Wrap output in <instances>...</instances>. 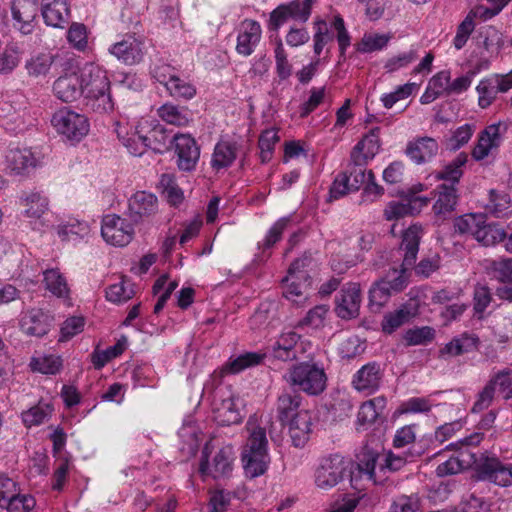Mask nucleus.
I'll use <instances>...</instances> for the list:
<instances>
[{"mask_svg": "<svg viewBox=\"0 0 512 512\" xmlns=\"http://www.w3.org/2000/svg\"><path fill=\"white\" fill-rule=\"evenodd\" d=\"M335 312L343 320L358 317L361 304V289L357 283L344 285L335 299Z\"/></svg>", "mask_w": 512, "mask_h": 512, "instance_id": "nucleus-14", "label": "nucleus"}, {"mask_svg": "<svg viewBox=\"0 0 512 512\" xmlns=\"http://www.w3.org/2000/svg\"><path fill=\"white\" fill-rule=\"evenodd\" d=\"M35 499L28 494H18L4 504L8 512H34Z\"/></svg>", "mask_w": 512, "mask_h": 512, "instance_id": "nucleus-56", "label": "nucleus"}, {"mask_svg": "<svg viewBox=\"0 0 512 512\" xmlns=\"http://www.w3.org/2000/svg\"><path fill=\"white\" fill-rule=\"evenodd\" d=\"M25 207L24 215L28 218L39 219L48 210V199L38 192H31L21 199Z\"/></svg>", "mask_w": 512, "mask_h": 512, "instance_id": "nucleus-41", "label": "nucleus"}, {"mask_svg": "<svg viewBox=\"0 0 512 512\" xmlns=\"http://www.w3.org/2000/svg\"><path fill=\"white\" fill-rule=\"evenodd\" d=\"M311 14V0H294L281 4L270 13L268 28L277 31L290 19L306 22Z\"/></svg>", "mask_w": 512, "mask_h": 512, "instance_id": "nucleus-9", "label": "nucleus"}, {"mask_svg": "<svg viewBox=\"0 0 512 512\" xmlns=\"http://www.w3.org/2000/svg\"><path fill=\"white\" fill-rule=\"evenodd\" d=\"M422 228L412 225L402 234L398 253L403 257L400 269L393 268L385 278L376 281L369 289V307L379 312L393 293L401 292L408 283V270L416 262Z\"/></svg>", "mask_w": 512, "mask_h": 512, "instance_id": "nucleus-1", "label": "nucleus"}, {"mask_svg": "<svg viewBox=\"0 0 512 512\" xmlns=\"http://www.w3.org/2000/svg\"><path fill=\"white\" fill-rule=\"evenodd\" d=\"M489 268L494 278L512 284V258L493 260Z\"/></svg>", "mask_w": 512, "mask_h": 512, "instance_id": "nucleus-54", "label": "nucleus"}, {"mask_svg": "<svg viewBox=\"0 0 512 512\" xmlns=\"http://www.w3.org/2000/svg\"><path fill=\"white\" fill-rule=\"evenodd\" d=\"M44 283L47 290L58 297L67 296L69 290L65 278L58 269H48L44 272Z\"/></svg>", "mask_w": 512, "mask_h": 512, "instance_id": "nucleus-48", "label": "nucleus"}, {"mask_svg": "<svg viewBox=\"0 0 512 512\" xmlns=\"http://www.w3.org/2000/svg\"><path fill=\"white\" fill-rule=\"evenodd\" d=\"M383 371L377 362H369L362 366L353 376L352 385L360 392L374 393L380 387Z\"/></svg>", "mask_w": 512, "mask_h": 512, "instance_id": "nucleus-19", "label": "nucleus"}, {"mask_svg": "<svg viewBox=\"0 0 512 512\" xmlns=\"http://www.w3.org/2000/svg\"><path fill=\"white\" fill-rule=\"evenodd\" d=\"M478 344L479 338L477 335L465 332L454 337L450 342L445 344L444 347L439 350V357L445 358L446 356H460L476 350L478 348Z\"/></svg>", "mask_w": 512, "mask_h": 512, "instance_id": "nucleus-28", "label": "nucleus"}, {"mask_svg": "<svg viewBox=\"0 0 512 512\" xmlns=\"http://www.w3.org/2000/svg\"><path fill=\"white\" fill-rule=\"evenodd\" d=\"M492 301V293L486 285L477 284L473 293V309L475 314L481 317Z\"/></svg>", "mask_w": 512, "mask_h": 512, "instance_id": "nucleus-55", "label": "nucleus"}, {"mask_svg": "<svg viewBox=\"0 0 512 512\" xmlns=\"http://www.w3.org/2000/svg\"><path fill=\"white\" fill-rule=\"evenodd\" d=\"M55 96L63 102H73L83 95L81 76L71 71L57 78L53 84Z\"/></svg>", "mask_w": 512, "mask_h": 512, "instance_id": "nucleus-20", "label": "nucleus"}, {"mask_svg": "<svg viewBox=\"0 0 512 512\" xmlns=\"http://www.w3.org/2000/svg\"><path fill=\"white\" fill-rule=\"evenodd\" d=\"M53 318L42 309H31L21 319V328L27 334L42 337L48 333Z\"/></svg>", "mask_w": 512, "mask_h": 512, "instance_id": "nucleus-22", "label": "nucleus"}, {"mask_svg": "<svg viewBox=\"0 0 512 512\" xmlns=\"http://www.w3.org/2000/svg\"><path fill=\"white\" fill-rule=\"evenodd\" d=\"M437 198L432 210L437 221L443 222L455 211L459 201V194L456 186L442 183L436 188Z\"/></svg>", "mask_w": 512, "mask_h": 512, "instance_id": "nucleus-18", "label": "nucleus"}, {"mask_svg": "<svg viewBox=\"0 0 512 512\" xmlns=\"http://www.w3.org/2000/svg\"><path fill=\"white\" fill-rule=\"evenodd\" d=\"M49 405L45 407L34 406L27 411L22 412V420L26 427L37 426L44 422L45 418L51 413Z\"/></svg>", "mask_w": 512, "mask_h": 512, "instance_id": "nucleus-58", "label": "nucleus"}, {"mask_svg": "<svg viewBox=\"0 0 512 512\" xmlns=\"http://www.w3.org/2000/svg\"><path fill=\"white\" fill-rule=\"evenodd\" d=\"M417 57V52L415 50H410L388 59L384 65V68L388 73H392L400 68L408 66L410 63L415 61Z\"/></svg>", "mask_w": 512, "mask_h": 512, "instance_id": "nucleus-62", "label": "nucleus"}, {"mask_svg": "<svg viewBox=\"0 0 512 512\" xmlns=\"http://www.w3.org/2000/svg\"><path fill=\"white\" fill-rule=\"evenodd\" d=\"M238 145L236 142L220 141L216 144L212 155L211 165L220 170L233 164L237 157Z\"/></svg>", "mask_w": 512, "mask_h": 512, "instance_id": "nucleus-33", "label": "nucleus"}, {"mask_svg": "<svg viewBox=\"0 0 512 512\" xmlns=\"http://www.w3.org/2000/svg\"><path fill=\"white\" fill-rule=\"evenodd\" d=\"M264 358V353L245 352L235 358H230L224 369L226 372L237 374L247 368L261 364Z\"/></svg>", "mask_w": 512, "mask_h": 512, "instance_id": "nucleus-38", "label": "nucleus"}, {"mask_svg": "<svg viewBox=\"0 0 512 512\" xmlns=\"http://www.w3.org/2000/svg\"><path fill=\"white\" fill-rule=\"evenodd\" d=\"M437 141L431 137H421L408 143L406 155L416 164L430 161L438 152Z\"/></svg>", "mask_w": 512, "mask_h": 512, "instance_id": "nucleus-25", "label": "nucleus"}, {"mask_svg": "<svg viewBox=\"0 0 512 512\" xmlns=\"http://www.w3.org/2000/svg\"><path fill=\"white\" fill-rule=\"evenodd\" d=\"M510 89H512V70L506 74H493L482 79L476 87L479 106L483 109L489 107L498 93H505Z\"/></svg>", "mask_w": 512, "mask_h": 512, "instance_id": "nucleus-12", "label": "nucleus"}, {"mask_svg": "<svg viewBox=\"0 0 512 512\" xmlns=\"http://www.w3.org/2000/svg\"><path fill=\"white\" fill-rule=\"evenodd\" d=\"M506 238L504 229L496 223H487L486 216L484 215V223L478 225L475 230L474 239L484 246H492Z\"/></svg>", "mask_w": 512, "mask_h": 512, "instance_id": "nucleus-34", "label": "nucleus"}, {"mask_svg": "<svg viewBox=\"0 0 512 512\" xmlns=\"http://www.w3.org/2000/svg\"><path fill=\"white\" fill-rule=\"evenodd\" d=\"M44 22L54 28H63L68 23L70 10L67 0H42Z\"/></svg>", "mask_w": 512, "mask_h": 512, "instance_id": "nucleus-23", "label": "nucleus"}, {"mask_svg": "<svg viewBox=\"0 0 512 512\" xmlns=\"http://www.w3.org/2000/svg\"><path fill=\"white\" fill-rule=\"evenodd\" d=\"M67 39L74 48L83 51L88 43L85 25L73 23L68 30Z\"/></svg>", "mask_w": 512, "mask_h": 512, "instance_id": "nucleus-60", "label": "nucleus"}, {"mask_svg": "<svg viewBox=\"0 0 512 512\" xmlns=\"http://www.w3.org/2000/svg\"><path fill=\"white\" fill-rule=\"evenodd\" d=\"M381 450V444L372 439L368 440L356 454V468L360 477L364 476L374 484L377 483L375 470Z\"/></svg>", "mask_w": 512, "mask_h": 512, "instance_id": "nucleus-15", "label": "nucleus"}, {"mask_svg": "<svg viewBox=\"0 0 512 512\" xmlns=\"http://www.w3.org/2000/svg\"><path fill=\"white\" fill-rule=\"evenodd\" d=\"M286 380L299 391L317 396L326 388L327 375L322 365L314 361H302L288 370Z\"/></svg>", "mask_w": 512, "mask_h": 512, "instance_id": "nucleus-4", "label": "nucleus"}, {"mask_svg": "<svg viewBox=\"0 0 512 512\" xmlns=\"http://www.w3.org/2000/svg\"><path fill=\"white\" fill-rule=\"evenodd\" d=\"M109 52L126 65H136L143 61L147 47L144 38L128 33L112 44Z\"/></svg>", "mask_w": 512, "mask_h": 512, "instance_id": "nucleus-7", "label": "nucleus"}, {"mask_svg": "<svg viewBox=\"0 0 512 512\" xmlns=\"http://www.w3.org/2000/svg\"><path fill=\"white\" fill-rule=\"evenodd\" d=\"M51 124L59 134L71 141L79 142L89 132L87 117L67 107L53 114Z\"/></svg>", "mask_w": 512, "mask_h": 512, "instance_id": "nucleus-5", "label": "nucleus"}, {"mask_svg": "<svg viewBox=\"0 0 512 512\" xmlns=\"http://www.w3.org/2000/svg\"><path fill=\"white\" fill-rule=\"evenodd\" d=\"M135 293L134 284L122 277L119 283L112 284L106 289V299L112 303H123L133 298Z\"/></svg>", "mask_w": 512, "mask_h": 512, "instance_id": "nucleus-42", "label": "nucleus"}, {"mask_svg": "<svg viewBox=\"0 0 512 512\" xmlns=\"http://www.w3.org/2000/svg\"><path fill=\"white\" fill-rule=\"evenodd\" d=\"M474 131L475 126L472 124H464L458 127L453 132L452 136L446 140V148L451 151L460 149L470 141Z\"/></svg>", "mask_w": 512, "mask_h": 512, "instance_id": "nucleus-51", "label": "nucleus"}, {"mask_svg": "<svg viewBox=\"0 0 512 512\" xmlns=\"http://www.w3.org/2000/svg\"><path fill=\"white\" fill-rule=\"evenodd\" d=\"M458 449L457 459L464 469L473 467V477L478 481H487L499 487L512 486V463H504L495 455L482 453L479 457L467 447Z\"/></svg>", "mask_w": 512, "mask_h": 512, "instance_id": "nucleus-2", "label": "nucleus"}, {"mask_svg": "<svg viewBox=\"0 0 512 512\" xmlns=\"http://www.w3.org/2000/svg\"><path fill=\"white\" fill-rule=\"evenodd\" d=\"M276 72L281 80H286L291 76L292 66L288 62L287 54L284 50L281 39L278 40L275 48Z\"/></svg>", "mask_w": 512, "mask_h": 512, "instance_id": "nucleus-59", "label": "nucleus"}, {"mask_svg": "<svg viewBox=\"0 0 512 512\" xmlns=\"http://www.w3.org/2000/svg\"><path fill=\"white\" fill-rule=\"evenodd\" d=\"M52 63V55L39 54L28 60L25 64V68L27 69L29 75L38 77L40 75H45L49 71Z\"/></svg>", "mask_w": 512, "mask_h": 512, "instance_id": "nucleus-53", "label": "nucleus"}, {"mask_svg": "<svg viewBox=\"0 0 512 512\" xmlns=\"http://www.w3.org/2000/svg\"><path fill=\"white\" fill-rule=\"evenodd\" d=\"M388 41L389 38L385 35H365L358 45V51L367 53L381 50L387 45Z\"/></svg>", "mask_w": 512, "mask_h": 512, "instance_id": "nucleus-64", "label": "nucleus"}, {"mask_svg": "<svg viewBox=\"0 0 512 512\" xmlns=\"http://www.w3.org/2000/svg\"><path fill=\"white\" fill-rule=\"evenodd\" d=\"M344 471L343 461L339 456L324 458L316 470L315 483L321 489H331L343 479Z\"/></svg>", "mask_w": 512, "mask_h": 512, "instance_id": "nucleus-16", "label": "nucleus"}, {"mask_svg": "<svg viewBox=\"0 0 512 512\" xmlns=\"http://www.w3.org/2000/svg\"><path fill=\"white\" fill-rule=\"evenodd\" d=\"M207 447L202 451L199 471L203 476H211L213 479H224L231 475L233 470V451L227 446L219 449L210 463L207 455Z\"/></svg>", "mask_w": 512, "mask_h": 512, "instance_id": "nucleus-8", "label": "nucleus"}, {"mask_svg": "<svg viewBox=\"0 0 512 512\" xmlns=\"http://www.w3.org/2000/svg\"><path fill=\"white\" fill-rule=\"evenodd\" d=\"M418 314V306L411 303H405L393 312L384 315L381 322L382 331L386 334H392L405 323H408Z\"/></svg>", "mask_w": 512, "mask_h": 512, "instance_id": "nucleus-27", "label": "nucleus"}, {"mask_svg": "<svg viewBox=\"0 0 512 512\" xmlns=\"http://www.w3.org/2000/svg\"><path fill=\"white\" fill-rule=\"evenodd\" d=\"M385 404L386 400L384 397H376L364 402L357 414V424L359 426L373 424L384 409Z\"/></svg>", "mask_w": 512, "mask_h": 512, "instance_id": "nucleus-37", "label": "nucleus"}, {"mask_svg": "<svg viewBox=\"0 0 512 512\" xmlns=\"http://www.w3.org/2000/svg\"><path fill=\"white\" fill-rule=\"evenodd\" d=\"M173 150L179 170L190 172L195 169L200 158V147L189 134L173 135Z\"/></svg>", "mask_w": 512, "mask_h": 512, "instance_id": "nucleus-10", "label": "nucleus"}, {"mask_svg": "<svg viewBox=\"0 0 512 512\" xmlns=\"http://www.w3.org/2000/svg\"><path fill=\"white\" fill-rule=\"evenodd\" d=\"M428 204L427 198L413 196L408 202H391L385 209L387 220L398 219L406 215L418 213L423 206Z\"/></svg>", "mask_w": 512, "mask_h": 512, "instance_id": "nucleus-30", "label": "nucleus"}, {"mask_svg": "<svg viewBox=\"0 0 512 512\" xmlns=\"http://www.w3.org/2000/svg\"><path fill=\"white\" fill-rule=\"evenodd\" d=\"M79 73L86 109L99 114L111 112L114 103L106 70L95 63H86Z\"/></svg>", "mask_w": 512, "mask_h": 512, "instance_id": "nucleus-3", "label": "nucleus"}, {"mask_svg": "<svg viewBox=\"0 0 512 512\" xmlns=\"http://www.w3.org/2000/svg\"><path fill=\"white\" fill-rule=\"evenodd\" d=\"M313 259L311 254H304L302 257L294 260L282 283L284 286L283 295L292 299L304 294L306 289L311 285V276L308 272V267L311 265Z\"/></svg>", "mask_w": 512, "mask_h": 512, "instance_id": "nucleus-6", "label": "nucleus"}, {"mask_svg": "<svg viewBox=\"0 0 512 512\" xmlns=\"http://www.w3.org/2000/svg\"><path fill=\"white\" fill-rule=\"evenodd\" d=\"M291 220L289 217H283L277 220L268 230L264 240L258 243V249L265 252L271 249L282 238L283 232L287 229Z\"/></svg>", "mask_w": 512, "mask_h": 512, "instance_id": "nucleus-47", "label": "nucleus"}, {"mask_svg": "<svg viewBox=\"0 0 512 512\" xmlns=\"http://www.w3.org/2000/svg\"><path fill=\"white\" fill-rule=\"evenodd\" d=\"M127 339L122 337L115 345L108 347L106 350L101 352H94L92 354V363L96 369L104 367L109 361L120 356L126 349Z\"/></svg>", "mask_w": 512, "mask_h": 512, "instance_id": "nucleus-45", "label": "nucleus"}, {"mask_svg": "<svg viewBox=\"0 0 512 512\" xmlns=\"http://www.w3.org/2000/svg\"><path fill=\"white\" fill-rule=\"evenodd\" d=\"M468 161L466 153H459L451 162L444 166V168L436 174L438 180L450 182L449 185H456L459 183L463 175V167Z\"/></svg>", "mask_w": 512, "mask_h": 512, "instance_id": "nucleus-36", "label": "nucleus"}, {"mask_svg": "<svg viewBox=\"0 0 512 512\" xmlns=\"http://www.w3.org/2000/svg\"><path fill=\"white\" fill-rule=\"evenodd\" d=\"M162 120L176 126H186L189 123V114L186 109H180L172 104H164L158 109Z\"/></svg>", "mask_w": 512, "mask_h": 512, "instance_id": "nucleus-46", "label": "nucleus"}, {"mask_svg": "<svg viewBox=\"0 0 512 512\" xmlns=\"http://www.w3.org/2000/svg\"><path fill=\"white\" fill-rule=\"evenodd\" d=\"M501 140L500 124H491L481 131L477 144L472 150L476 161L486 158L492 149L499 147Z\"/></svg>", "mask_w": 512, "mask_h": 512, "instance_id": "nucleus-26", "label": "nucleus"}, {"mask_svg": "<svg viewBox=\"0 0 512 512\" xmlns=\"http://www.w3.org/2000/svg\"><path fill=\"white\" fill-rule=\"evenodd\" d=\"M325 97V87L322 88H312L310 91V96L307 101H305L300 106V116L302 118L307 117L311 112H313L322 102Z\"/></svg>", "mask_w": 512, "mask_h": 512, "instance_id": "nucleus-63", "label": "nucleus"}, {"mask_svg": "<svg viewBox=\"0 0 512 512\" xmlns=\"http://www.w3.org/2000/svg\"><path fill=\"white\" fill-rule=\"evenodd\" d=\"M147 148L155 153L163 154L173 147V136L171 137L162 126H156L144 136Z\"/></svg>", "mask_w": 512, "mask_h": 512, "instance_id": "nucleus-39", "label": "nucleus"}, {"mask_svg": "<svg viewBox=\"0 0 512 512\" xmlns=\"http://www.w3.org/2000/svg\"><path fill=\"white\" fill-rule=\"evenodd\" d=\"M484 223V214L469 213L458 216L454 219V233L458 235L475 236L478 225Z\"/></svg>", "mask_w": 512, "mask_h": 512, "instance_id": "nucleus-43", "label": "nucleus"}, {"mask_svg": "<svg viewBox=\"0 0 512 512\" xmlns=\"http://www.w3.org/2000/svg\"><path fill=\"white\" fill-rule=\"evenodd\" d=\"M216 413L218 422L223 426L238 424L242 420V416L232 399L223 400Z\"/></svg>", "mask_w": 512, "mask_h": 512, "instance_id": "nucleus-49", "label": "nucleus"}, {"mask_svg": "<svg viewBox=\"0 0 512 512\" xmlns=\"http://www.w3.org/2000/svg\"><path fill=\"white\" fill-rule=\"evenodd\" d=\"M241 459L245 474L251 479L263 475L268 468V454L242 453Z\"/></svg>", "mask_w": 512, "mask_h": 512, "instance_id": "nucleus-40", "label": "nucleus"}, {"mask_svg": "<svg viewBox=\"0 0 512 512\" xmlns=\"http://www.w3.org/2000/svg\"><path fill=\"white\" fill-rule=\"evenodd\" d=\"M262 30L255 20H245L237 36L236 51L242 56H250L261 40Z\"/></svg>", "mask_w": 512, "mask_h": 512, "instance_id": "nucleus-21", "label": "nucleus"}, {"mask_svg": "<svg viewBox=\"0 0 512 512\" xmlns=\"http://www.w3.org/2000/svg\"><path fill=\"white\" fill-rule=\"evenodd\" d=\"M247 430L249 432V436L245 446L243 447L242 453H252L257 455L268 454L266 428L256 425L255 422L249 420L247 422Z\"/></svg>", "mask_w": 512, "mask_h": 512, "instance_id": "nucleus-29", "label": "nucleus"}, {"mask_svg": "<svg viewBox=\"0 0 512 512\" xmlns=\"http://www.w3.org/2000/svg\"><path fill=\"white\" fill-rule=\"evenodd\" d=\"M286 424L289 425V434L293 446L302 448L309 440L312 426V416L308 410H301L290 419Z\"/></svg>", "mask_w": 512, "mask_h": 512, "instance_id": "nucleus-24", "label": "nucleus"}, {"mask_svg": "<svg viewBox=\"0 0 512 512\" xmlns=\"http://www.w3.org/2000/svg\"><path fill=\"white\" fill-rule=\"evenodd\" d=\"M101 235L111 245L126 246L133 239L134 228L118 215H106L102 220Z\"/></svg>", "mask_w": 512, "mask_h": 512, "instance_id": "nucleus-11", "label": "nucleus"}, {"mask_svg": "<svg viewBox=\"0 0 512 512\" xmlns=\"http://www.w3.org/2000/svg\"><path fill=\"white\" fill-rule=\"evenodd\" d=\"M37 13L38 4L36 0H17L12 5L13 18L23 24L21 29L24 33L28 32L25 31V28L30 26Z\"/></svg>", "mask_w": 512, "mask_h": 512, "instance_id": "nucleus-35", "label": "nucleus"}, {"mask_svg": "<svg viewBox=\"0 0 512 512\" xmlns=\"http://www.w3.org/2000/svg\"><path fill=\"white\" fill-rule=\"evenodd\" d=\"M435 336L436 331L433 327L422 326L406 330L403 340L406 346L427 345L435 339Z\"/></svg>", "mask_w": 512, "mask_h": 512, "instance_id": "nucleus-44", "label": "nucleus"}, {"mask_svg": "<svg viewBox=\"0 0 512 512\" xmlns=\"http://www.w3.org/2000/svg\"><path fill=\"white\" fill-rule=\"evenodd\" d=\"M7 169L16 175L22 174L35 166V158L30 150L10 149L6 154Z\"/></svg>", "mask_w": 512, "mask_h": 512, "instance_id": "nucleus-32", "label": "nucleus"}, {"mask_svg": "<svg viewBox=\"0 0 512 512\" xmlns=\"http://www.w3.org/2000/svg\"><path fill=\"white\" fill-rule=\"evenodd\" d=\"M510 198L507 194L490 191V201L487 204L488 211L495 217L501 218L508 214L510 210Z\"/></svg>", "mask_w": 512, "mask_h": 512, "instance_id": "nucleus-52", "label": "nucleus"}, {"mask_svg": "<svg viewBox=\"0 0 512 512\" xmlns=\"http://www.w3.org/2000/svg\"><path fill=\"white\" fill-rule=\"evenodd\" d=\"M474 27L475 25L474 21L472 20V16L467 15L465 19L457 27L456 36L454 37L453 40L454 47L457 50H460L465 46L469 36L474 30Z\"/></svg>", "mask_w": 512, "mask_h": 512, "instance_id": "nucleus-61", "label": "nucleus"}, {"mask_svg": "<svg viewBox=\"0 0 512 512\" xmlns=\"http://www.w3.org/2000/svg\"><path fill=\"white\" fill-rule=\"evenodd\" d=\"M300 335L294 331L284 332L269 346L271 355L282 361H292L304 352L303 343H299Z\"/></svg>", "mask_w": 512, "mask_h": 512, "instance_id": "nucleus-17", "label": "nucleus"}, {"mask_svg": "<svg viewBox=\"0 0 512 512\" xmlns=\"http://www.w3.org/2000/svg\"><path fill=\"white\" fill-rule=\"evenodd\" d=\"M301 400L302 397L297 394L296 391L293 393L283 392L278 397L277 417L283 425H286V422L295 417V415L301 411L299 410Z\"/></svg>", "mask_w": 512, "mask_h": 512, "instance_id": "nucleus-31", "label": "nucleus"}, {"mask_svg": "<svg viewBox=\"0 0 512 512\" xmlns=\"http://www.w3.org/2000/svg\"><path fill=\"white\" fill-rule=\"evenodd\" d=\"M158 198L146 191H137L128 201V216L131 222L138 224L149 220L158 212Z\"/></svg>", "mask_w": 512, "mask_h": 512, "instance_id": "nucleus-13", "label": "nucleus"}, {"mask_svg": "<svg viewBox=\"0 0 512 512\" xmlns=\"http://www.w3.org/2000/svg\"><path fill=\"white\" fill-rule=\"evenodd\" d=\"M85 325V319L81 316H72L67 318L60 330L59 341H68L75 335L83 331Z\"/></svg>", "mask_w": 512, "mask_h": 512, "instance_id": "nucleus-57", "label": "nucleus"}, {"mask_svg": "<svg viewBox=\"0 0 512 512\" xmlns=\"http://www.w3.org/2000/svg\"><path fill=\"white\" fill-rule=\"evenodd\" d=\"M169 95L176 99L189 100L196 94V88L189 82L176 76L166 87Z\"/></svg>", "mask_w": 512, "mask_h": 512, "instance_id": "nucleus-50", "label": "nucleus"}]
</instances>
